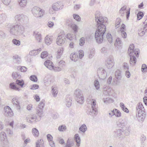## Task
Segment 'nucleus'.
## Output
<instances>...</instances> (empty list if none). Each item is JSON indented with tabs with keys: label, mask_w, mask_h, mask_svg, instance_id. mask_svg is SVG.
I'll return each instance as SVG.
<instances>
[{
	"label": "nucleus",
	"mask_w": 147,
	"mask_h": 147,
	"mask_svg": "<svg viewBox=\"0 0 147 147\" xmlns=\"http://www.w3.org/2000/svg\"><path fill=\"white\" fill-rule=\"evenodd\" d=\"M74 138L76 143V145L77 146H79L80 144V138L79 135L78 134H75L74 136Z\"/></svg>",
	"instance_id": "obj_17"
},
{
	"label": "nucleus",
	"mask_w": 147,
	"mask_h": 147,
	"mask_svg": "<svg viewBox=\"0 0 147 147\" xmlns=\"http://www.w3.org/2000/svg\"><path fill=\"white\" fill-rule=\"evenodd\" d=\"M106 38L108 41L110 43L112 42L113 39L110 34L108 33L106 35Z\"/></svg>",
	"instance_id": "obj_38"
},
{
	"label": "nucleus",
	"mask_w": 147,
	"mask_h": 147,
	"mask_svg": "<svg viewBox=\"0 0 147 147\" xmlns=\"http://www.w3.org/2000/svg\"><path fill=\"white\" fill-rule=\"evenodd\" d=\"M122 45V42L121 39L119 38H117L115 43V45L117 48L120 47Z\"/></svg>",
	"instance_id": "obj_19"
},
{
	"label": "nucleus",
	"mask_w": 147,
	"mask_h": 147,
	"mask_svg": "<svg viewBox=\"0 0 147 147\" xmlns=\"http://www.w3.org/2000/svg\"><path fill=\"white\" fill-rule=\"evenodd\" d=\"M66 25L69 26H70V25L72 23V20L71 19H67L66 20Z\"/></svg>",
	"instance_id": "obj_53"
},
{
	"label": "nucleus",
	"mask_w": 147,
	"mask_h": 147,
	"mask_svg": "<svg viewBox=\"0 0 147 147\" xmlns=\"http://www.w3.org/2000/svg\"><path fill=\"white\" fill-rule=\"evenodd\" d=\"M52 94L54 97H56L58 93V91L57 87H52Z\"/></svg>",
	"instance_id": "obj_30"
},
{
	"label": "nucleus",
	"mask_w": 147,
	"mask_h": 147,
	"mask_svg": "<svg viewBox=\"0 0 147 147\" xmlns=\"http://www.w3.org/2000/svg\"><path fill=\"white\" fill-rule=\"evenodd\" d=\"M134 44H131L130 45L128 50V53L130 57L129 62L132 65H134L136 63V59L135 55L137 57H138L140 52L139 49L134 50Z\"/></svg>",
	"instance_id": "obj_3"
},
{
	"label": "nucleus",
	"mask_w": 147,
	"mask_h": 147,
	"mask_svg": "<svg viewBox=\"0 0 147 147\" xmlns=\"http://www.w3.org/2000/svg\"><path fill=\"white\" fill-rule=\"evenodd\" d=\"M48 56V53L47 51L42 52L41 54V57L42 58H44Z\"/></svg>",
	"instance_id": "obj_54"
},
{
	"label": "nucleus",
	"mask_w": 147,
	"mask_h": 147,
	"mask_svg": "<svg viewBox=\"0 0 147 147\" xmlns=\"http://www.w3.org/2000/svg\"><path fill=\"white\" fill-rule=\"evenodd\" d=\"M6 37L5 33L3 31H0V38H5Z\"/></svg>",
	"instance_id": "obj_62"
},
{
	"label": "nucleus",
	"mask_w": 147,
	"mask_h": 147,
	"mask_svg": "<svg viewBox=\"0 0 147 147\" xmlns=\"http://www.w3.org/2000/svg\"><path fill=\"white\" fill-rule=\"evenodd\" d=\"M79 57L80 59H82L84 56V52L82 50H80L79 51Z\"/></svg>",
	"instance_id": "obj_58"
},
{
	"label": "nucleus",
	"mask_w": 147,
	"mask_h": 147,
	"mask_svg": "<svg viewBox=\"0 0 147 147\" xmlns=\"http://www.w3.org/2000/svg\"><path fill=\"white\" fill-rule=\"evenodd\" d=\"M12 42L14 44L17 46H19L20 44V41L16 39H13L12 40Z\"/></svg>",
	"instance_id": "obj_44"
},
{
	"label": "nucleus",
	"mask_w": 147,
	"mask_h": 147,
	"mask_svg": "<svg viewBox=\"0 0 147 147\" xmlns=\"http://www.w3.org/2000/svg\"><path fill=\"white\" fill-rule=\"evenodd\" d=\"M144 16V14L141 11H140L138 12L137 14V20H140Z\"/></svg>",
	"instance_id": "obj_46"
},
{
	"label": "nucleus",
	"mask_w": 147,
	"mask_h": 147,
	"mask_svg": "<svg viewBox=\"0 0 147 147\" xmlns=\"http://www.w3.org/2000/svg\"><path fill=\"white\" fill-rule=\"evenodd\" d=\"M65 36L64 34H59L57 39V44L59 45H61L64 44L66 40Z\"/></svg>",
	"instance_id": "obj_11"
},
{
	"label": "nucleus",
	"mask_w": 147,
	"mask_h": 147,
	"mask_svg": "<svg viewBox=\"0 0 147 147\" xmlns=\"http://www.w3.org/2000/svg\"><path fill=\"white\" fill-rule=\"evenodd\" d=\"M85 43L84 38V37L81 38L80 40L79 45L80 46H83Z\"/></svg>",
	"instance_id": "obj_55"
},
{
	"label": "nucleus",
	"mask_w": 147,
	"mask_h": 147,
	"mask_svg": "<svg viewBox=\"0 0 147 147\" xmlns=\"http://www.w3.org/2000/svg\"><path fill=\"white\" fill-rule=\"evenodd\" d=\"M76 99L78 102L80 104H82L84 102V98L83 95L79 97H76Z\"/></svg>",
	"instance_id": "obj_23"
},
{
	"label": "nucleus",
	"mask_w": 147,
	"mask_h": 147,
	"mask_svg": "<svg viewBox=\"0 0 147 147\" xmlns=\"http://www.w3.org/2000/svg\"><path fill=\"white\" fill-rule=\"evenodd\" d=\"M73 17L74 19L78 21H80L81 20V18L80 17L78 14H73Z\"/></svg>",
	"instance_id": "obj_51"
},
{
	"label": "nucleus",
	"mask_w": 147,
	"mask_h": 147,
	"mask_svg": "<svg viewBox=\"0 0 147 147\" xmlns=\"http://www.w3.org/2000/svg\"><path fill=\"white\" fill-rule=\"evenodd\" d=\"M3 3L5 5H8L10 3L11 0H1Z\"/></svg>",
	"instance_id": "obj_59"
},
{
	"label": "nucleus",
	"mask_w": 147,
	"mask_h": 147,
	"mask_svg": "<svg viewBox=\"0 0 147 147\" xmlns=\"http://www.w3.org/2000/svg\"><path fill=\"white\" fill-rule=\"evenodd\" d=\"M100 12L96 11L95 14V20L97 23L98 27L96 31L95 36L97 42L101 43L103 41L104 35L106 31L105 25L108 21L107 18L100 16Z\"/></svg>",
	"instance_id": "obj_1"
},
{
	"label": "nucleus",
	"mask_w": 147,
	"mask_h": 147,
	"mask_svg": "<svg viewBox=\"0 0 147 147\" xmlns=\"http://www.w3.org/2000/svg\"><path fill=\"white\" fill-rule=\"evenodd\" d=\"M19 5L21 7H24L26 6L27 4V1H18Z\"/></svg>",
	"instance_id": "obj_31"
},
{
	"label": "nucleus",
	"mask_w": 147,
	"mask_h": 147,
	"mask_svg": "<svg viewBox=\"0 0 147 147\" xmlns=\"http://www.w3.org/2000/svg\"><path fill=\"white\" fill-rule=\"evenodd\" d=\"M52 40L53 39L48 36L45 38V43L48 45H49L51 43Z\"/></svg>",
	"instance_id": "obj_27"
},
{
	"label": "nucleus",
	"mask_w": 147,
	"mask_h": 147,
	"mask_svg": "<svg viewBox=\"0 0 147 147\" xmlns=\"http://www.w3.org/2000/svg\"><path fill=\"white\" fill-rule=\"evenodd\" d=\"M44 100H41L40 102L38 107L36 109V114H37L40 117H41L43 116V109L45 106Z\"/></svg>",
	"instance_id": "obj_8"
},
{
	"label": "nucleus",
	"mask_w": 147,
	"mask_h": 147,
	"mask_svg": "<svg viewBox=\"0 0 147 147\" xmlns=\"http://www.w3.org/2000/svg\"><path fill=\"white\" fill-rule=\"evenodd\" d=\"M105 65L108 69L111 68L114 65L113 59L111 57L107 58L106 61Z\"/></svg>",
	"instance_id": "obj_14"
},
{
	"label": "nucleus",
	"mask_w": 147,
	"mask_h": 147,
	"mask_svg": "<svg viewBox=\"0 0 147 147\" xmlns=\"http://www.w3.org/2000/svg\"><path fill=\"white\" fill-rule=\"evenodd\" d=\"M97 73L100 79L104 80L106 77L107 72L105 69L103 68H99L97 70Z\"/></svg>",
	"instance_id": "obj_10"
},
{
	"label": "nucleus",
	"mask_w": 147,
	"mask_h": 147,
	"mask_svg": "<svg viewBox=\"0 0 147 147\" xmlns=\"http://www.w3.org/2000/svg\"><path fill=\"white\" fill-rule=\"evenodd\" d=\"M46 79V78H44V82L45 85L48 86L50 84L51 82V80L49 78H48V79Z\"/></svg>",
	"instance_id": "obj_49"
},
{
	"label": "nucleus",
	"mask_w": 147,
	"mask_h": 147,
	"mask_svg": "<svg viewBox=\"0 0 147 147\" xmlns=\"http://www.w3.org/2000/svg\"><path fill=\"white\" fill-rule=\"evenodd\" d=\"M115 115L117 117H120L121 116V113L119 110L117 109H114Z\"/></svg>",
	"instance_id": "obj_35"
},
{
	"label": "nucleus",
	"mask_w": 147,
	"mask_h": 147,
	"mask_svg": "<svg viewBox=\"0 0 147 147\" xmlns=\"http://www.w3.org/2000/svg\"><path fill=\"white\" fill-rule=\"evenodd\" d=\"M147 71V67L146 65L145 64H143L142 66V71L143 72H146Z\"/></svg>",
	"instance_id": "obj_52"
},
{
	"label": "nucleus",
	"mask_w": 147,
	"mask_h": 147,
	"mask_svg": "<svg viewBox=\"0 0 147 147\" xmlns=\"http://www.w3.org/2000/svg\"><path fill=\"white\" fill-rule=\"evenodd\" d=\"M74 144L72 141H71L69 139H68L63 147H71L74 145Z\"/></svg>",
	"instance_id": "obj_25"
},
{
	"label": "nucleus",
	"mask_w": 147,
	"mask_h": 147,
	"mask_svg": "<svg viewBox=\"0 0 147 147\" xmlns=\"http://www.w3.org/2000/svg\"><path fill=\"white\" fill-rule=\"evenodd\" d=\"M40 10L41 9L39 7H34L32 10L33 14L35 17H36V15H37L38 13V11Z\"/></svg>",
	"instance_id": "obj_21"
},
{
	"label": "nucleus",
	"mask_w": 147,
	"mask_h": 147,
	"mask_svg": "<svg viewBox=\"0 0 147 147\" xmlns=\"http://www.w3.org/2000/svg\"><path fill=\"white\" fill-rule=\"evenodd\" d=\"M15 20L19 24H23L27 22L28 20L27 16L24 14H18L14 17Z\"/></svg>",
	"instance_id": "obj_6"
},
{
	"label": "nucleus",
	"mask_w": 147,
	"mask_h": 147,
	"mask_svg": "<svg viewBox=\"0 0 147 147\" xmlns=\"http://www.w3.org/2000/svg\"><path fill=\"white\" fill-rule=\"evenodd\" d=\"M0 137L2 140H4L6 138V134L5 132L3 131L1 132L0 133Z\"/></svg>",
	"instance_id": "obj_45"
},
{
	"label": "nucleus",
	"mask_w": 147,
	"mask_h": 147,
	"mask_svg": "<svg viewBox=\"0 0 147 147\" xmlns=\"http://www.w3.org/2000/svg\"><path fill=\"white\" fill-rule=\"evenodd\" d=\"M33 35L35 36V37L37 40L39 42L40 41L42 38L41 35L39 32H34Z\"/></svg>",
	"instance_id": "obj_20"
},
{
	"label": "nucleus",
	"mask_w": 147,
	"mask_h": 147,
	"mask_svg": "<svg viewBox=\"0 0 147 147\" xmlns=\"http://www.w3.org/2000/svg\"><path fill=\"white\" fill-rule=\"evenodd\" d=\"M146 140V137L144 135H142L140 137L141 143L142 144Z\"/></svg>",
	"instance_id": "obj_63"
},
{
	"label": "nucleus",
	"mask_w": 147,
	"mask_h": 147,
	"mask_svg": "<svg viewBox=\"0 0 147 147\" xmlns=\"http://www.w3.org/2000/svg\"><path fill=\"white\" fill-rule=\"evenodd\" d=\"M94 85L97 90L99 88L100 84L99 81L97 80H96L94 82Z\"/></svg>",
	"instance_id": "obj_40"
},
{
	"label": "nucleus",
	"mask_w": 147,
	"mask_h": 147,
	"mask_svg": "<svg viewBox=\"0 0 147 147\" xmlns=\"http://www.w3.org/2000/svg\"><path fill=\"white\" fill-rule=\"evenodd\" d=\"M39 53V52L37 51L36 50H33L29 52V55H36Z\"/></svg>",
	"instance_id": "obj_42"
},
{
	"label": "nucleus",
	"mask_w": 147,
	"mask_h": 147,
	"mask_svg": "<svg viewBox=\"0 0 147 147\" xmlns=\"http://www.w3.org/2000/svg\"><path fill=\"white\" fill-rule=\"evenodd\" d=\"M145 32L143 29H142V28L138 30V35L140 36H142L144 34Z\"/></svg>",
	"instance_id": "obj_41"
},
{
	"label": "nucleus",
	"mask_w": 147,
	"mask_h": 147,
	"mask_svg": "<svg viewBox=\"0 0 147 147\" xmlns=\"http://www.w3.org/2000/svg\"><path fill=\"white\" fill-rule=\"evenodd\" d=\"M47 139L48 141H51L53 140V137L50 134H49L47 135Z\"/></svg>",
	"instance_id": "obj_64"
},
{
	"label": "nucleus",
	"mask_w": 147,
	"mask_h": 147,
	"mask_svg": "<svg viewBox=\"0 0 147 147\" xmlns=\"http://www.w3.org/2000/svg\"><path fill=\"white\" fill-rule=\"evenodd\" d=\"M115 79L114 82L117 84L120 82L122 77L121 72L120 70L118 69L115 72Z\"/></svg>",
	"instance_id": "obj_12"
},
{
	"label": "nucleus",
	"mask_w": 147,
	"mask_h": 147,
	"mask_svg": "<svg viewBox=\"0 0 147 147\" xmlns=\"http://www.w3.org/2000/svg\"><path fill=\"white\" fill-rule=\"evenodd\" d=\"M9 32L11 34L14 35H20L24 32L25 29L21 24H13L10 25Z\"/></svg>",
	"instance_id": "obj_4"
},
{
	"label": "nucleus",
	"mask_w": 147,
	"mask_h": 147,
	"mask_svg": "<svg viewBox=\"0 0 147 147\" xmlns=\"http://www.w3.org/2000/svg\"><path fill=\"white\" fill-rule=\"evenodd\" d=\"M32 133L35 137H37L39 136V132L35 128H33L32 129Z\"/></svg>",
	"instance_id": "obj_26"
},
{
	"label": "nucleus",
	"mask_w": 147,
	"mask_h": 147,
	"mask_svg": "<svg viewBox=\"0 0 147 147\" xmlns=\"http://www.w3.org/2000/svg\"><path fill=\"white\" fill-rule=\"evenodd\" d=\"M121 21V19L119 18H117L116 20L115 23V27L116 28H117L119 27V24H120V23Z\"/></svg>",
	"instance_id": "obj_39"
},
{
	"label": "nucleus",
	"mask_w": 147,
	"mask_h": 147,
	"mask_svg": "<svg viewBox=\"0 0 147 147\" xmlns=\"http://www.w3.org/2000/svg\"><path fill=\"white\" fill-rule=\"evenodd\" d=\"M66 105L67 107H70L72 104V99L70 98H67L66 99Z\"/></svg>",
	"instance_id": "obj_33"
},
{
	"label": "nucleus",
	"mask_w": 147,
	"mask_h": 147,
	"mask_svg": "<svg viewBox=\"0 0 147 147\" xmlns=\"http://www.w3.org/2000/svg\"><path fill=\"white\" fill-rule=\"evenodd\" d=\"M16 84L22 87L24 83V81L22 80H17L16 81Z\"/></svg>",
	"instance_id": "obj_37"
},
{
	"label": "nucleus",
	"mask_w": 147,
	"mask_h": 147,
	"mask_svg": "<svg viewBox=\"0 0 147 147\" xmlns=\"http://www.w3.org/2000/svg\"><path fill=\"white\" fill-rule=\"evenodd\" d=\"M66 129V127L64 125H61L59 126L58 128L59 131L61 132L65 130Z\"/></svg>",
	"instance_id": "obj_32"
},
{
	"label": "nucleus",
	"mask_w": 147,
	"mask_h": 147,
	"mask_svg": "<svg viewBox=\"0 0 147 147\" xmlns=\"http://www.w3.org/2000/svg\"><path fill=\"white\" fill-rule=\"evenodd\" d=\"M62 3L60 2H58L53 3L51 7L49 9V12L50 14H52L55 11H57L60 9Z\"/></svg>",
	"instance_id": "obj_9"
},
{
	"label": "nucleus",
	"mask_w": 147,
	"mask_h": 147,
	"mask_svg": "<svg viewBox=\"0 0 147 147\" xmlns=\"http://www.w3.org/2000/svg\"><path fill=\"white\" fill-rule=\"evenodd\" d=\"M145 109L141 102H139L136 107V115L138 119L143 121L146 117Z\"/></svg>",
	"instance_id": "obj_5"
},
{
	"label": "nucleus",
	"mask_w": 147,
	"mask_h": 147,
	"mask_svg": "<svg viewBox=\"0 0 147 147\" xmlns=\"http://www.w3.org/2000/svg\"><path fill=\"white\" fill-rule=\"evenodd\" d=\"M70 58L74 62L76 61L78 59V56L76 55L75 53H72L70 55Z\"/></svg>",
	"instance_id": "obj_22"
},
{
	"label": "nucleus",
	"mask_w": 147,
	"mask_h": 147,
	"mask_svg": "<svg viewBox=\"0 0 147 147\" xmlns=\"http://www.w3.org/2000/svg\"><path fill=\"white\" fill-rule=\"evenodd\" d=\"M12 103L16 106L17 109L19 110L20 109V106L18 100L16 97L13 98L12 101Z\"/></svg>",
	"instance_id": "obj_18"
},
{
	"label": "nucleus",
	"mask_w": 147,
	"mask_h": 147,
	"mask_svg": "<svg viewBox=\"0 0 147 147\" xmlns=\"http://www.w3.org/2000/svg\"><path fill=\"white\" fill-rule=\"evenodd\" d=\"M122 37L125 38L127 37V34L125 31H120Z\"/></svg>",
	"instance_id": "obj_61"
},
{
	"label": "nucleus",
	"mask_w": 147,
	"mask_h": 147,
	"mask_svg": "<svg viewBox=\"0 0 147 147\" xmlns=\"http://www.w3.org/2000/svg\"><path fill=\"white\" fill-rule=\"evenodd\" d=\"M79 130L83 133H85L87 130V127L85 124H83L79 128Z\"/></svg>",
	"instance_id": "obj_29"
},
{
	"label": "nucleus",
	"mask_w": 147,
	"mask_h": 147,
	"mask_svg": "<svg viewBox=\"0 0 147 147\" xmlns=\"http://www.w3.org/2000/svg\"><path fill=\"white\" fill-rule=\"evenodd\" d=\"M98 110L96 108H92L88 111L87 114L92 116H96L97 114Z\"/></svg>",
	"instance_id": "obj_15"
},
{
	"label": "nucleus",
	"mask_w": 147,
	"mask_h": 147,
	"mask_svg": "<svg viewBox=\"0 0 147 147\" xmlns=\"http://www.w3.org/2000/svg\"><path fill=\"white\" fill-rule=\"evenodd\" d=\"M44 10L41 9L40 11H39L38 12V13L37 15H36V17H41L44 14Z\"/></svg>",
	"instance_id": "obj_48"
},
{
	"label": "nucleus",
	"mask_w": 147,
	"mask_h": 147,
	"mask_svg": "<svg viewBox=\"0 0 147 147\" xmlns=\"http://www.w3.org/2000/svg\"><path fill=\"white\" fill-rule=\"evenodd\" d=\"M4 115L7 117H11L13 116V113L11 108L8 106H5L4 108Z\"/></svg>",
	"instance_id": "obj_13"
},
{
	"label": "nucleus",
	"mask_w": 147,
	"mask_h": 147,
	"mask_svg": "<svg viewBox=\"0 0 147 147\" xmlns=\"http://www.w3.org/2000/svg\"><path fill=\"white\" fill-rule=\"evenodd\" d=\"M70 27L72 29L75 33L77 32L78 27L76 24H71V25H70Z\"/></svg>",
	"instance_id": "obj_34"
},
{
	"label": "nucleus",
	"mask_w": 147,
	"mask_h": 147,
	"mask_svg": "<svg viewBox=\"0 0 147 147\" xmlns=\"http://www.w3.org/2000/svg\"><path fill=\"white\" fill-rule=\"evenodd\" d=\"M5 20V16L4 14L0 15V21L1 22L4 21Z\"/></svg>",
	"instance_id": "obj_57"
},
{
	"label": "nucleus",
	"mask_w": 147,
	"mask_h": 147,
	"mask_svg": "<svg viewBox=\"0 0 147 147\" xmlns=\"http://www.w3.org/2000/svg\"><path fill=\"white\" fill-rule=\"evenodd\" d=\"M9 87L11 89L16 90L19 91L20 90V89L16 86V85L13 82L9 84Z\"/></svg>",
	"instance_id": "obj_24"
},
{
	"label": "nucleus",
	"mask_w": 147,
	"mask_h": 147,
	"mask_svg": "<svg viewBox=\"0 0 147 147\" xmlns=\"http://www.w3.org/2000/svg\"><path fill=\"white\" fill-rule=\"evenodd\" d=\"M96 100L92 99L91 101V107L92 108H96Z\"/></svg>",
	"instance_id": "obj_60"
},
{
	"label": "nucleus",
	"mask_w": 147,
	"mask_h": 147,
	"mask_svg": "<svg viewBox=\"0 0 147 147\" xmlns=\"http://www.w3.org/2000/svg\"><path fill=\"white\" fill-rule=\"evenodd\" d=\"M26 119L27 121L31 123H36L40 119L38 118L36 114L29 115L27 116Z\"/></svg>",
	"instance_id": "obj_7"
},
{
	"label": "nucleus",
	"mask_w": 147,
	"mask_h": 147,
	"mask_svg": "<svg viewBox=\"0 0 147 147\" xmlns=\"http://www.w3.org/2000/svg\"><path fill=\"white\" fill-rule=\"evenodd\" d=\"M30 79L34 82H36L37 81V77L35 75L30 76Z\"/></svg>",
	"instance_id": "obj_43"
},
{
	"label": "nucleus",
	"mask_w": 147,
	"mask_h": 147,
	"mask_svg": "<svg viewBox=\"0 0 147 147\" xmlns=\"http://www.w3.org/2000/svg\"><path fill=\"white\" fill-rule=\"evenodd\" d=\"M123 67L125 70H128L129 69V66L127 63L124 62L123 63Z\"/></svg>",
	"instance_id": "obj_56"
},
{
	"label": "nucleus",
	"mask_w": 147,
	"mask_h": 147,
	"mask_svg": "<svg viewBox=\"0 0 147 147\" xmlns=\"http://www.w3.org/2000/svg\"><path fill=\"white\" fill-rule=\"evenodd\" d=\"M63 48H61L58 49L57 51V58H59L61 55L63 53Z\"/></svg>",
	"instance_id": "obj_36"
},
{
	"label": "nucleus",
	"mask_w": 147,
	"mask_h": 147,
	"mask_svg": "<svg viewBox=\"0 0 147 147\" xmlns=\"http://www.w3.org/2000/svg\"><path fill=\"white\" fill-rule=\"evenodd\" d=\"M74 94L76 97H79L83 95L82 91L79 89H76L75 91Z\"/></svg>",
	"instance_id": "obj_28"
},
{
	"label": "nucleus",
	"mask_w": 147,
	"mask_h": 147,
	"mask_svg": "<svg viewBox=\"0 0 147 147\" xmlns=\"http://www.w3.org/2000/svg\"><path fill=\"white\" fill-rule=\"evenodd\" d=\"M12 76L14 78H19L21 76L20 74H18L16 72H13L12 74Z\"/></svg>",
	"instance_id": "obj_50"
},
{
	"label": "nucleus",
	"mask_w": 147,
	"mask_h": 147,
	"mask_svg": "<svg viewBox=\"0 0 147 147\" xmlns=\"http://www.w3.org/2000/svg\"><path fill=\"white\" fill-rule=\"evenodd\" d=\"M44 64L48 69L51 70H52V69L53 67V64L50 60H47L45 62Z\"/></svg>",
	"instance_id": "obj_16"
},
{
	"label": "nucleus",
	"mask_w": 147,
	"mask_h": 147,
	"mask_svg": "<svg viewBox=\"0 0 147 147\" xmlns=\"http://www.w3.org/2000/svg\"><path fill=\"white\" fill-rule=\"evenodd\" d=\"M127 124V121L125 119L120 120L117 125L120 128L115 129L113 132V136L120 139L123 138L125 136H129L130 134L131 127Z\"/></svg>",
	"instance_id": "obj_2"
},
{
	"label": "nucleus",
	"mask_w": 147,
	"mask_h": 147,
	"mask_svg": "<svg viewBox=\"0 0 147 147\" xmlns=\"http://www.w3.org/2000/svg\"><path fill=\"white\" fill-rule=\"evenodd\" d=\"M36 144H39V146H40L41 147H44V145L43 144V142L42 139H40L39 140H38Z\"/></svg>",
	"instance_id": "obj_47"
}]
</instances>
